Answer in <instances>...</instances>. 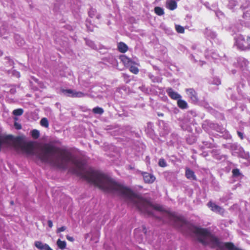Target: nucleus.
I'll return each instance as SVG.
<instances>
[{"label": "nucleus", "mask_w": 250, "mask_h": 250, "mask_svg": "<svg viewBox=\"0 0 250 250\" xmlns=\"http://www.w3.org/2000/svg\"><path fill=\"white\" fill-rule=\"evenodd\" d=\"M36 155L42 162L61 169H66L68 164L71 162L75 166L73 169L74 173L105 191L117 193L129 199L144 214V198L139 197L130 188L119 184L102 172L92 168L85 170V162L74 159L72 153L67 150L45 144L40 148Z\"/></svg>", "instance_id": "f257e3e1"}, {"label": "nucleus", "mask_w": 250, "mask_h": 250, "mask_svg": "<svg viewBox=\"0 0 250 250\" xmlns=\"http://www.w3.org/2000/svg\"><path fill=\"white\" fill-rule=\"evenodd\" d=\"M2 144L6 143L7 141L11 142L13 146L16 149H21L22 151L28 154H33L35 149L34 143L30 141L27 143L24 142L21 137H14L9 135L5 136L3 139L1 137Z\"/></svg>", "instance_id": "f03ea898"}, {"label": "nucleus", "mask_w": 250, "mask_h": 250, "mask_svg": "<svg viewBox=\"0 0 250 250\" xmlns=\"http://www.w3.org/2000/svg\"><path fill=\"white\" fill-rule=\"evenodd\" d=\"M165 216L173 223L174 226L180 228L187 225V222L183 216H177L174 212H166Z\"/></svg>", "instance_id": "7ed1b4c3"}, {"label": "nucleus", "mask_w": 250, "mask_h": 250, "mask_svg": "<svg viewBox=\"0 0 250 250\" xmlns=\"http://www.w3.org/2000/svg\"><path fill=\"white\" fill-rule=\"evenodd\" d=\"M250 42V36H248L245 40L244 36L241 34L238 35L235 38V45L240 50L244 51L250 49V43L246 45L247 42Z\"/></svg>", "instance_id": "20e7f679"}, {"label": "nucleus", "mask_w": 250, "mask_h": 250, "mask_svg": "<svg viewBox=\"0 0 250 250\" xmlns=\"http://www.w3.org/2000/svg\"><path fill=\"white\" fill-rule=\"evenodd\" d=\"M62 93L64 94H67V96L68 97H71L73 98L76 97H83L85 96V94L81 91H76L75 90L69 89H62Z\"/></svg>", "instance_id": "39448f33"}, {"label": "nucleus", "mask_w": 250, "mask_h": 250, "mask_svg": "<svg viewBox=\"0 0 250 250\" xmlns=\"http://www.w3.org/2000/svg\"><path fill=\"white\" fill-rule=\"evenodd\" d=\"M141 174L143 177L144 182L146 184H152L156 180V177L148 172L141 171Z\"/></svg>", "instance_id": "423d86ee"}, {"label": "nucleus", "mask_w": 250, "mask_h": 250, "mask_svg": "<svg viewBox=\"0 0 250 250\" xmlns=\"http://www.w3.org/2000/svg\"><path fill=\"white\" fill-rule=\"evenodd\" d=\"M186 92L188 97L193 102L196 103L198 101L197 93L193 88L186 89Z\"/></svg>", "instance_id": "0eeeda50"}, {"label": "nucleus", "mask_w": 250, "mask_h": 250, "mask_svg": "<svg viewBox=\"0 0 250 250\" xmlns=\"http://www.w3.org/2000/svg\"><path fill=\"white\" fill-rule=\"evenodd\" d=\"M166 92L168 96L172 100L178 101L182 98V96L179 93L174 91L171 87L167 88Z\"/></svg>", "instance_id": "6e6552de"}, {"label": "nucleus", "mask_w": 250, "mask_h": 250, "mask_svg": "<svg viewBox=\"0 0 250 250\" xmlns=\"http://www.w3.org/2000/svg\"><path fill=\"white\" fill-rule=\"evenodd\" d=\"M207 206L212 211L218 212L220 213H224L223 208H222L218 205H216L211 201L208 203Z\"/></svg>", "instance_id": "1a4fd4ad"}, {"label": "nucleus", "mask_w": 250, "mask_h": 250, "mask_svg": "<svg viewBox=\"0 0 250 250\" xmlns=\"http://www.w3.org/2000/svg\"><path fill=\"white\" fill-rule=\"evenodd\" d=\"M120 59L125 67H129L131 64H136L135 62L124 55L120 56Z\"/></svg>", "instance_id": "9d476101"}, {"label": "nucleus", "mask_w": 250, "mask_h": 250, "mask_svg": "<svg viewBox=\"0 0 250 250\" xmlns=\"http://www.w3.org/2000/svg\"><path fill=\"white\" fill-rule=\"evenodd\" d=\"M185 176L186 178L188 179H192L194 180H196V176L194 172V171L189 168H186L185 171Z\"/></svg>", "instance_id": "9b49d317"}, {"label": "nucleus", "mask_w": 250, "mask_h": 250, "mask_svg": "<svg viewBox=\"0 0 250 250\" xmlns=\"http://www.w3.org/2000/svg\"><path fill=\"white\" fill-rule=\"evenodd\" d=\"M166 6L168 9L174 10L177 8V4L175 0H169L167 1Z\"/></svg>", "instance_id": "f8f14e48"}, {"label": "nucleus", "mask_w": 250, "mask_h": 250, "mask_svg": "<svg viewBox=\"0 0 250 250\" xmlns=\"http://www.w3.org/2000/svg\"><path fill=\"white\" fill-rule=\"evenodd\" d=\"M177 104L178 106L182 109H187L188 107V104L187 102L182 100L181 98L177 101Z\"/></svg>", "instance_id": "ddd939ff"}, {"label": "nucleus", "mask_w": 250, "mask_h": 250, "mask_svg": "<svg viewBox=\"0 0 250 250\" xmlns=\"http://www.w3.org/2000/svg\"><path fill=\"white\" fill-rule=\"evenodd\" d=\"M118 50L121 53H125L128 50V46L123 42H120L118 44Z\"/></svg>", "instance_id": "4468645a"}, {"label": "nucleus", "mask_w": 250, "mask_h": 250, "mask_svg": "<svg viewBox=\"0 0 250 250\" xmlns=\"http://www.w3.org/2000/svg\"><path fill=\"white\" fill-rule=\"evenodd\" d=\"M57 245L59 249L63 250L66 248V243L65 241H62L61 239H59L57 241Z\"/></svg>", "instance_id": "2eb2a0df"}, {"label": "nucleus", "mask_w": 250, "mask_h": 250, "mask_svg": "<svg viewBox=\"0 0 250 250\" xmlns=\"http://www.w3.org/2000/svg\"><path fill=\"white\" fill-rule=\"evenodd\" d=\"M154 12L158 16H162L164 14V9L159 6L154 8Z\"/></svg>", "instance_id": "dca6fc26"}, {"label": "nucleus", "mask_w": 250, "mask_h": 250, "mask_svg": "<svg viewBox=\"0 0 250 250\" xmlns=\"http://www.w3.org/2000/svg\"><path fill=\"white\" fill-rule=\"evenodd\" d=\"M135 65V64H131L129 66V71L134 74H137L139 73V70Z\"/></svg>", "instance_id": "f3484780"}, {"label": "nucleus", "mask_w": 250, "mask_h": 250, "mask_svg": "<svg viewBox=\"0 0 250 250\" xmlns=\"http://www.w3.org/2000/svg\"><path fill=\"white\" fill-rule=\"evenodd\" d=\"M31 136L33 139H37L40 137V132L37 129H33L31 131Z\"/></svg>", "instance_id": "a211bd4d"}, {"label": "nucleus", "mask_w": 250, "mask_h": 250, "mask_svg": "<svg viewBox=\"0 0 250 250\" xmlns=\"http://www.w3.org/2000/svg\"><path fill=\"white\" fill-rule=\"evenodd\" d=\"M40 124L42 126L46 128L49 126V123L48 120L46 118H43L41 119Z\"/></svg>", "instance_id": "6ab92c4d"}, {"label": "nucleus", "mask_w": 250, "mask_h": 250, "mask_svg": "<svg viewBox=\"0 0 250 250\" xmlns=\"http://www.w3.org/2000/svg\"><path fill=\"white\" fill-rule=\"evenodd\" d=\"M92 111L94 113L98 114H102L104 112L103 109L100 107H94Z\"/></svg>", "instance_id": "aec40b11"}, {"label": "nucleus", "mask_w": 250, "mask_h": 250, "mask_svg": "<svg viewBox=\"0 0 250 250\" xmlns=\"http://www.w3.org/2000/svg\"><path fill=\"white\" fill-rule=\"evenodd\" d=\"M175 30L178 33L183 34L185 32L184 27L180 25H175Z\"/></svg>", "instance_id": "412c9836"}, {"label": "nucleus", "mask_w": 250, "mask_h": 250, "mask_svg": "<svg viewBox=\"0 0 250 250\" xmlns=\"http://www.w3.org/2000/svg\"><path fill=\"white\" fill-rule=\"evenodd\" d=\"M23 113V110L22 108L15 109L13 111V114L15 116H21Z\"/></svg>", "instance_id": "4be33fe9"}, {"label": "nucleus", "mask_w": 250, "mask_h": 250, "mask_svg": "<svg viewBox=\"0 0 250 250\" xmlns=\"http://www.w3.org/2000/svg\"><path fill=\"white\" fill-rule=\"evenodd\" d=\"M158 165L160 167H165L167 166L166 162L165 159L163 158L159 160Z\"/></svg>", "instance_id": "5701e85b"}, {"label": "nucleus", "mask_w": 250, "mask_h": 250, "mask_svg": "<svg viewBox=\"0 0 250 250\" xmlns=\"http://www.w3.org/2000/svg\"><path fill=\"white\" fill-rule=\"evenodd\" d=\"M96 10L95 9L92 8L89 10L88 12V15L91 18H94L96 15Z\"/></svg>", "instance_id": "b1692460"}, {"label": "nucleus", "mask_w": 250, "mask_h": 250, "mask_svg": "<svg viewBox=\"0 0 250 250\" xmlns=\"http://www.w3.org/2000/svg\"><path fill=\"white\" fill-rule=\"evenodd\" d=\"M44 244L42 243L41 241H36L35 242V246L37 248H38L39 250H41L42 248V246H43Z\"/></svg>", "instance_id": "393cba45"}, {"label": "nucleus", "mask_w": 250, "mask_h": 250, "mask_svg": "<svg viewBox=\"0 0 250 250\" xmlns=\"http://www.w3.org/2000/svg\"><path fill=\"white\" fill-rule=\"evenodd\" d=\"M232 175L233 176L237 177L240 175V170L238 168H235L232 170Z\"/></svg>", "instance_id": "a878e982"}, {"label": "nucleus", "mask_w": 250, "mask_h": 250, "mask_svg": "<svg viewBox=\"0 0 250 250\" xmlns=\"http://www.w3.org/2000/svg\"><path fill=\"white\" fill-rule=\"evenodd\" d=\"M41 250H53L46 244H44Z\"/></svg>", "instance_id": "bb28decb"}, {"label": "nucleus", "mask_w": 250, "mask_h": 250, "mask_svg": "<svg viewBox=\"0 0 250 250\" xmlns=\"http://www.w3.org/2000/svg\"><path fill=\"white\" fill-rule=\"evenodd\" d=\"M66 229V228L65 226H62V227L59 228L57 229V233H60L62 231H64Z\"/></svg>", "instance_id": "cd10ccee"}, {"label": "nucleus", "mask_w": 250, "mask_h": 250, "mask_svg": "<svg viewBox=\"0 0 250 250\" xmlns=\"http://www.w3.org/2000/svg\"><path fill=\"white\" fill-rule=\"evenodd\" d=\"M14 126L15 127V128L17 129H20L21 128V124L17 123V122H15V124H14Z\"/></svg>", "instance_id": "c85d7f7f"}, {"label": "nucleus", "mask_w": 250, "mask_h": 250, "mask_svg": "<svg viewBox=\"0 0 250 250\" xmlns=\"http://www.w3.org/2000/svg\"><path fill=\"white\" fill-rule=\"evenodd\" d=\"M237 133L238 135V136L240 138V139L241 140H243L244 137H243V133H242L241 132L239 131H237Z\"/></svg>", "instance_id": "c756f323"}, {"label": "nucleus", "mask_w": 250, "mask_h": 250, "mask_svg": "<svg viewBox=\"0 0 250 250\" xmlns=\"http://www.w3.org/2000/svg\"><path fill=\"white\" fill-rule=\"evenodd\" d=\"M66 239H67L68 241H70V242H73V241H74V238H73V237L70 236H69V235H66Z\"/></svg>", "instance_id": "7c9ffc66"}, {"label": "nucleus", "mask_w": 250, "mask_h": 250, "mask_svg": "<svg viewBox=\"0 0 250 250\" xmlns=\"http://www.w3.org/2000/svg\"><path fill=\"white\" fill-rule=\"evenodd\" d=\"M47 223H48V225L49 227L52 228L53 226L52 221L51 220H48Z\"/></svg>", "instance_id": "2f4dec72"}, {"label": "nucleus", "mask_w": 250, "mask_h": 250, "mask_svg": "<svg viewBox=\"0 0 250 250\" xmlns=\"http://www.w3.org/2000/svg\"><path fill=\"white\" fill-rule=\"evenodd\" d=\"M2 145V141L1 140V136H0V151H1V148Z\"/></svg>", "instance_id": "473e14b6"}, {"label": "nucleus", "mask_w": 250, "mask_h": 250, "mask_svg": "<svg viewBox=\"0 0 250 250\" xmlns=\"http://www.w3.org/2000/svg\"><path fill=\"white\" fill-rule=\"evenodd\" d=\"M101 16L99 14H98L97 15H96V18L98 19H99L100 18Z\"/></svg>", "instance_id": "72a5a7b5"}, {"label": "nucleus", "mask_w": 250, "mask_h": 250, "mask_svg": "<svg viewBox=\"0 0 250 250\" xmlns=\"http://www.w3.org/2000/svg\"><path fill=\"white\" fill-rule=\"evenodd\" d=\"M158 115L159 116H163L164 114L163 113H158Z\"/></svg>", "instance_id": "f704fd0d"}, {"label": "nucleus", "mask_w": 250, "mask_h": 250, "mask_svg": "<svg viewBox=\"0 0 250 250\" xmlns=\"http://www.w3.org/2000/svg\"><path fill=\"white\" fill-rule=\"evenodd\" d=\"M11 204H13V201H12V202H11Z\"/></svg>", "instance_id": "c9c22d12"}, {"label": "nucleus", "mask_w": 250, "mask_h": 250, "mask_svg": "<svg viewBox=\"0 0 250 250\" xmlns=\"http://www.w3.org/2000/svg\"><path fill=\"white\" fill-rule=\"evenodd\" d=\"M220 83H221V82H220V81H219V84H220Z\"/></svg>", "instance_id": "e433bc0d"}]
</instances>
